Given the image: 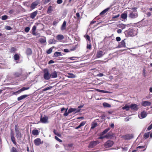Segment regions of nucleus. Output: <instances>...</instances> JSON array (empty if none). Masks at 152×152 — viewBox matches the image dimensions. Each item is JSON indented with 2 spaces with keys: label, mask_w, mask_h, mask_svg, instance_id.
Wrapping results in <instances>:
<instances>
[{
  "label": "nucleus",
  "mask_w": 152,
  "mask_h": 152,
  "mask_svg": "<svg viewBox=\"0 0 152 152\" xmlns=\"http://www.w3.org/2000/svg\"><path fill=\"white\" fill-rule=\"evenodd\" d=\"M29 30H30V28L28 27H27L25 28V31L27 33L29 31Z\"/></svg>",
  "instance_id": "52"
},
{
  "label": "nucleus",
  "mask_w": 152,
  "mask_h": 152,
  "mask_svg": "<svg viewBox=\"0 0 152 152\" xmlns=\"http://www.w3.org/2000/svg\"><path fill=\"white\" fill-rule=\"evenodd\" d=\"M28 95H24L22 96H21L19 97L18 98V101H20L26 98L28 96Z\"/></svg>",
  "instance_id": "22"
},
{
  "label": "nucleus",
  "mask_w": 152,
  "mask_h": 152,
  "mask_svg": "<svg viewBox=\"0 0 152 152\" xmlns=\"http://www.w3.org/2000/svg\"><path fill=\"white\" fill-rule=\"evenodd\" d=\"M99 143V142L98 140L91 141L89 143L88 147L90 148H94Z\"/></svg>",
  "instance_id": "4"
},
{
  "label": "nucleus",
  "mask_w": 152,
  "mask_h": 152,
  "mask_svg": "<svg viewBox=\"0 0 152 152\" xmlns=\"http://www.w3.org/2000/svg\"><path fill=\"white\" fill-rule=\"evenodd\" d=\"M57 39L59 41H61L64 38V37L62 35L59 34L56 37Z\"/></svg>",
  "instance_id": "20"
},
{
  "label": "nucleus",
  "mask_w": 152,
  "mask_h": 152,
  "mask_svg": "<svg viewBox=\"0 0 152 152\" xmlns=\"http://www.w3.org/2000/svg\"><path fill=\"white\" fill-rule=\"evenodd\" d=\"M86 38L89 41H91L89 35H86Z\"/></svg>",
  "instance_id": "59"
},
{
  "label": "nucleus",
  "mask_w": 152,
  "mask_h": 152,
  "mask_svg": "<svg viewBox=\"0 0 152 152\" xmlns=\"http://www.w3.org/2000/svg\"><path fill=\"white\" fill-rule=\"evenodd\" d=\"M110 128H109L105 129L100 134L101 136L107 133L110 129Z\"/></svg>",
  "instance_id": "29"
},
{
  "label": "nucleus",
  "mask_w": 152,
  "mask_h": 152,
  "mask_svg": "<svg viewBox=\"0 0 152 152\" xmlns=\"http://www.w3.org/2000/svg\"><path fill=\"white\" fill-rule=\"evenodd\" d=\"M60 56H62L61 52H56L53 55V57H57Z\"/></svg>",
  "instance_id": "24"
},
{
  "label": "nucleus",
  "mask_w": 152,
  "mask_h": 152,
  "mask_svg": "<svg viewBox=\"0 0 152 152\" xmlns=\"http://www.w3.org/2000/svg\"><path fill=\"white\" fill-rule=\"evenodd\" d=\"M67 109L66 110L64 114L63 115H64V116H67L69 113H69V110H68V112H67Z\"/></svg>",
  "instance_id": "43"
},
{
  "label": "nucleus",
  "mask_w": 152,
  "mask_h": 152,
  "mask_svg": "<svg viewBox=\"0 0 152 152\" xmlns=\"http://www.w3.org/2000/svg\"><path fill=\"white\" fill-rule=\"evenodd\" d=\"M150 135V132H148L145 133L143 136V138H144L145 139H146L148 138Z\"/></svg>",
  "instance_id": "36"
},
{
  "label": "nucleus",
  "mask_w": 152,
  "mask_h": 152,
  "mask_svg": "<svg viewBox=\"0 0 152 152\" xmlns=\"http://www.w3.org/2000/svg\"><path fill=\"white\" fill-rule=\"evenodd\" d=\"M127 26V25L124 24L123 23H121L119 24L118 25V26L119 28H121L122 29H124Z\"/></svg>",
  "instance_id": "19"
},
{
  "label": "nucleus",
  "mask_w": 152,
  "mask_h": 152,
  "mask_svg": "<svg viewBox=\"0 0 152 152\" xmlns=\"http://www.w3.org/2000/svg\"><path fill=\"white\" fill-rule=\"evenodd\" d=\"M110 9V7H108L102 11L100 14V15H102L108 11Z\"/></svg>",
  "instance_id": "25"
},
{
  "label": "nucleus",
  "mask_w": 152,
  "mask_h": 152,
  "mask_svg": "<svg viewBox=\"0 0 152 152\" xmlns=\"http://www.w3.org/2000/svg\"><path fill=\"white\" fill-rule=\"evenodd\" d=\"M87 48L88 49H91V45L89 44H88L87 45Z\"/></svg>",
  "instance_id": "62"
},
{
  "label": "nucleus",
  "mask_w": 152,
  "mask_h": 152,
  "mask_svg": "<svg viewBox=\"0 0 152 152\" xmlns=\"http://www.w3.org/2000/svg\"><path fill=\"white\" fill-rule=\"evenodd\" d=\"M133 137V136L132 134H127L126 135L124 136V139L126 140H129L131 139Z\"/></svg>",
  "instance_id": "16"
},
{
  "label": "nucleus",
  "mask_w": 152,
  "mask_h": 152,
  "mask_svg": "<svg viewBox=\"0 0 152 152\" xmlns=\"http://www.w3.org/2000/svg\"><path fill=\"white\" fill-rule=\"evenodd\" d=\"M67 77L69 78H75L76 77V76L72 73H69L68 74Z\"/></svg>",
  "instance_id": "23"
},
{
  "label": "nucleus",
  "mask_w": 152,
  "mask_h": 152,
  "mask_svg": "<svg viewBox=\"0 0 152 152\" xmlns=\"http://www.w3.org/2000/svg\"><path fill=\"white\" fill-rule=\"evenodd\" d=\"M105 54V53L103 51L99 50L97 52L96 56L97 58H100L102 57Z\"/></svg>",
  "instance_id": "8"
},
{
  "label": "nucleus",
  "mask_w": 152,
  "mask_h": 152,
  "mask_svg": "<svg viewBox=\"0 0 152 152\" xmlns=\"http://www.w3.org/2000/svg\"><path fill=\"white\" fill-rule=\"evenodd\" d=\"M147 115V113L146 111H143L142 112L140 115H139V117L140 119L145 118Z\"/></svg>",
  "instance_id": "10"
},
{
  "label": "nucleus",
  "mask_w": 152,
  "mask_h": 152,
  "mask_svg": "<svg viewBox=\"0 0 152 152\" xmlns=\"http://www.w3.org/2000/svg\"><path fill=\"white\" fill-rule=\"evenodd\" d=\"M29 87L26 88V87H24L22 88H21L18 91H17V92H21L25 90L28 89H29Z\"/></svg>",
  "instance_id": "30"
},
{
  "label": "nucleus",
  "mask_w": 152,
  "mask_h": 152,
  "mask_svg": "<svg viewBox=\"0 0 152 152\" xmlns=\"http://www.w3.org/2000/svg\"><path fill=\"white\" fill-rule=\"evenodd\" d=\"M11 134V137L12 141L13 143L15 144L16 145L17 143L15 141V137H14V134L13 132L11 131L10 133Z\"/></svg>",
  "instance_id": "13"
},
{
  "label": "nucleus",
  "mask_w": 152,
  "mask_h": 152,
  "mask_svg": "<svg viewBox=\"0 0 152 152\" xmlns=\"http://www.w3.org/2000/svg\"><path fill=\"white\" fill-rule=\"evenodd\" d=\"M110 9V7H108L102 11L100 14V15H102L108 11Z\"/></svg>",
  "instance_id": "26"
},
{
  "label": "nucleus",
  "mask_w": 152,
  "mask_h": 152,
  "mask_svg": "<svg viewBox=\"0 0 152 152\" xmlns=\"http://www.w3.org/2000/svg\"><path fill=\"white\" fill-rule=\"evenodd\" d=\"M5 29L7 30H10L12 29L11 27L9 26H7L5 28Z\"/></svg>",
  "instance_id": "54"
},
{
  "label": "nucleus",
  "mask_w": 152,
  "mask_h": 152,
  "mask_svg": "<svg viewBox=\"0 0 152 152\" xmlns=\"http://www.w3.org/2000/svg\"><path fill=\"white\" fill-rule=\"evenodd\" d=\"M125 46V42L124 41V40H123L119 43L117 47L118 48H121V47H124Z\"/></svg>",
  "instance_id": "14"
},
{
  "label": "nucleus",
  "mask_w": 152,
  "mask_h": 152,
  "mask_svg": "<svg viewBox=\"0 0 152 152\" xmlns=\"http://www.w3.org/2000/svg\"><path fill=\"white\" fill-rule=\"evenodd\" d=\"M96 91L99 92H102L104 93H107L108 91L104 90H100L99 89H96Z\"/></svg>",
  "instance_id": "42"
},
{
  "label": "nucleus",
  "mask_w": 152,
  "mask_h": 152,
  "mask_svg": "<svg viewBox=\"0 0 152 152\" xmlns=\"http://www.w3.org/2000/svg\"><path fill=\"white\" fill-rule=\"evenodd\" d=\"M21 75V73L19 72H15L14 74L15 76L16 77H19Z\"/></svg>",
  "instance_id": "44"
},
{
  "label": "nucleus",
  "mask_w": 152,
  "mask_h": 152,
  "mask_svg": "<svg viewBox=\"0 0 152 152\" xmlns=\"http://www.w3.org/2000/svg\"><path fill=\"white\" fill-rule=\"evenodd\" d=\"M44 78L45 80H48L51 78L50 74L49 73L48 69H44Z\"/></svg>",
  "instance_id": "2"
},
{
  "label": "nucleus",
  "mask_w": 152,
  "mask_h": 152,
  "mask_svg": "<svg viewBox=\"0 0 152 152\" xmlns=\"http://www.w3.org/2000/svg\"><path fill=\"white\" fill-rule=\"evenodd\" d=\"M50 75L51 78H55L58 76L57 72L55 71L52 72Z\"/></svg>",
  "instance_id": "17"
},
{
  "label": "nucleus",
  "mask_w": 152,
  "mask_h": 152,
  "mask_svg": "<svg viewBox=\"0 0 152 152\" xmlns=\"http://www.w3.org/2000/svg\"><path fill=\"white\" fill-rule=\"evenodd\" d=\"M97 126V124L96 123H94L92 124L91 129H93L96 127Z\"/></svg>",
  "instance_id": "39"
},
{
  "label": "nucleus",
  "mask_w": 152,
  "mask_h": 152,
  "mask_svg": "<svg viewBox=\"0 0 152 152\" xmlns=\"http://www.w3.org/2000/svg\"><path fill=\"white\" fill-rule=\"evenodd\" d=\"M113 144L114 142L113 141L109 140L104 144V146L106 148H110L112 147Z\"/></svg>",
  "instance_id": "5"
},
{
  "label": "nucleus",
  "mask_w": 152,
  "mask_h": 152,
  "mask_svg": "<svg viewBox=\"0 0 152 152\" xmlns=\"http://www.w3.org/2000/svg\"><path fill=\"white\" fill-rule=\"evenodd\" d=\"M138 16V12L137 11H135L134 12H130L128 16L129 18L132 19H134L137 18Z\"/></svg>",
  "instance_id": "3"
},
{
  "label": "nucleus",
  "mask_w": 152,
  "mask_h": 152,
  "mask_svg": "<svg viewBox=\"0 0 152 152\" xmlns=\"http://www.w3.org/2000/svg\"><path fill=\"white\" fill-rule=\"evenodd\" d=\"M39 41L42 44L45 43H46V39L45 37L40 38L39 39Z\"/></svg>",
  "instance_id": "28"
},
{
  "label": "nucleus",
  "mask_w": 152,
  "mask_h": 152,
  "mask_svg": "<svg viewBox=\"0 0 152 152\" xmlns=\"http://www.w3.org/2000/svg\"><path fill=\"white\" fill-rule=\"evenodd\" d=\"M32 134L34 135H36L38 134V130H33L32 131Z\"/></svg>",
  "instance_id": "37"
},
{
  "label": "nucleus",
  "mask_w": 152,
  "mask_h": 152,
  "mask_svg": "<svg viewBox=\"0 0 152 152\" xmlns=\"http://www.w3.org/2000/svg\"><path fill=\"white\" fill-rule=\"evenodd\" d=\"M37 14V12L35 11L33 12L31 14L30 17L32 18H34Z\"/></svg>",
  "instance_id": "31"
},
{
  "label": "nucleus",
  "mask_w": 152,
  "mask_h": 152,
  "mask_svg": "<svg viewBox=\"0 0 152 152\" xmlns=\"http://www.w3.org/2000/svg\"><path fill=\"white\" fill-rule=\"evenodd\" d=\"M80 111V109H78L70 108L69 109V113H71L73 112H75V113H79Z\"/></svg>",
  "instance_id": "15"
},
{
  "label": "nucleus",
  "mask_w": 152,
  "mask_h": 152,
  "mask_svg": "<svg viewBox=\"0 0 152 152\" xmlns=\"http://www.w3.org/2000/svg\"><path fill=\"white\" fill-rule=\"evenodd\" d=\"M73 145L72 144H68L67 146L65 147V149L67 150H71L70 148L72 147Z\"/></svg>",
  "instance_id": "27"
},
{
  "label": "nucleus",
  "mask_w": 152,
  "mask_h": 152,
  "mask_svg": "<svg viewBox=\"0 0 152 152\" xmlns=\"http://www.w3.org/2000/svg\"><path fill=\"white\" fill-rule=\"evenodd\" d=\"M66 21H64L61 27V31L65 30L66 29Z\"/></svg>",
  "instance_id": "18"
},
{
  "label": "nucleus",
  "mask_w": 152,
  "mask_h": 152,
  "mask_svg": "<svg viewBox=\"0 0 152 152\" xmlns=\"http://www.w3.org/2000/svg\"><path fill=\"white\" fill-rule=\"evenodd\" d=\"M127 12L125 11L121 15V18L124 19V21H125L127 20Z\"/></svg>",
  "instance_id": "11"
},
{
  "label": "nucleus",
  "mask_w": 152,
  "mask_h": 152,
  "mask_svg": "<svg viewBox=\"0 0 152 152\" xmlns=\"http://www.w3.org/2000/svg\"><path fill=\"white\" fill-rule=\"evenodd\" d=\"M120 16L119 14H118L115 15L113 16L112 17V19H114L115 18H118Z\"/></svg>",
  "instance_id": "53"
},
{
  "label": "nucleus",
  "mask_w": 152,
  "mask_h": 152,
  "mask_svg": "<svg viewBox=\"0 0 152 152\" xmlns=\"http://www.w3.org/2000/svg\"><path fill=\"white\" fill-rule=\"evenodd\" d=\"M38 4V2L36 1L32 3L31 6V8L33 9Z\"/></svg>",
  "instance_id": "21"
},
{
  "label": "nucleus",
  "mask_w": 152,
  "mask_h": 152,
  "mask_svg": "<svg viewBox=\"0 0 152 152\" xmlns=\"http://www.w3.org/2000/svg\"><path fill=\"white\" fill-rule=\"evenodd\" d=\"M107 135H105L104 136H101L99 137L98 138V139H103L104 138H107Z\"/></svg>",
  "instance_id": "55"
},
{
  "label": "nucleus",
  "mask_w": 152,
  "mask_h": 152,
  "mask_svg": "<svg viewBox=\"0 0 152 152\" xmlns=\"http://www.w3.org/2000/svg\"><path fill=\"white\" fill-rule=\"evenodd\" d=\"M8 18V16L6 15H3L1 16V19L3 20H5Z\"/></svg>",
  "instance_id": "45"
},
{
  "label": "nucleus",
  "mask_w": 152,
  "mask_h": 152,
  "mask_svg": "<svg viewBox=\"0 0 152 152\" xmlns=\"http://www.w3.org/2000/svg\"><path fill=\"white\" fill-rule=\"evenodd\" d=\"M52 88V86H49L47 88H45L43 89V91H47L48 90L51 89Z\"/></svg>",
  "instance_id": "51"
},
{
  "label": "nucleus",
  "mask_w": 152,
  "mask_h": 152,
  "mask_svg": "<svg viewBox=\"0 0 152 152\" xmlns=\"http://www.w3.org/2000/svg\"><path fill=\"white\" fill-rule=\"evenodd\" d=\"M116 40L117 41L119 42L120 41L121 39L120 37H117L116 38Z\"/></svg>",
  "instance_id": "61"
},
{
  "label": "nucleus",
  "mask_w": 152,
  "mask_h": 152,
  "mask_svg": "<svg viewBox=\"0 0 152 152\" xmlns=\"http://www.w3.org/2000/svg\"><path fill=\"white\" fill-rule=\"evenodd\" d=\"M152 128V123L148 128L147 130L148 131L151 130Z\"/></svg>",
  "instance_id": "57"
},
{
  "label": "nucleus",
  "mask_w": 152,
  "mask_h": 152,
  "mask_svg": "<svg viewBox=\"0 0 152 152\" xmlns=\"http://www.w3.org/2000/svg\"><path fill=\"white\" fill-rule=\"evenodd\" d=\"M136 31L132 28H130L127 31V34L130 36H134L136 34Z\"/></svg>",
  "instance_id": "6"
},
{
  "label": "nucleus",
  "mask_w": 152,
  "mask_h": 152,
  "mask_svg": "<svg viewBox=\"0 0 152 152\" xmlns=\"http://www.w3.org/2000/svg\"><path fill=\"white\" fill-rule=\"evenodd\" d=\"M31 50L30 48H28L26 50V53L28 55L31 54Z\"/></svg>",
  "instance_id": "40"
},
{
  "label": "nucleus",
  "mask_w": 152,
  "mask_h": 152,
  "mask_svg": "<svg viewBox=\"0 0 152 152\" xmlns=\"http://www.w3.org/2000/svg\"><path fill=\"white\" fill-rule=\"evenodd\" d=\"M48 118L47 116H44L43 117H41L40 122L42 123H48Z\"/></svg>",
  "instance_id": "12"
},
{
  "label": "nucleus",
  "mask_w": 152,
  "mask_h": 152,
  "mask_svg": "<svg viewBox=\"0 0 152 152\" xmlns=\"http://www.w3.org/2000/svg\"><path fill=\"white\" fill-rule=\"evenodd\" d=\"M53 132L55 135L58 136V137H61V134H60L58 133L55 129L53 130Z\"/></svg>",
  "instance_id": "38"
},
{
  "label": "nucleus",
  "mask_w": 152,
  "mask_h": 152,
  "mask_svg": "<svg viewBox=\"0 0 152 152\" xmlns=\"http://www.w3.org/2000/svg\"><path fill=\"white\" fill-rule=\"evenodd\" d=\"M55 138L56 139V140H57L58 142H62V141L61 140V139H59L56 136H55Z\"/></svg>",
  "instance_id": "50"
},
{
  "label": "nucleus",
  "mask_w": 152,
  "mask_h": 152,
  "mask_svg": "<svg viewBox=\"0 0 152 152\" xmlns=\"http://www.w3.org/2000/svg\"><path fill=\"white\" fill-rule=\"evenodd\" d=\"M15 48H13V47H12V48L10 49V52L11 53H12L13 52H14L15 51Z\"/></svg>",
  "instance_id": "58"
},
{
  "label": "nucleus",
  "mask_w": 152,
  "mask_h": 152,
  "mask_svg": "<svg viewBox=\"0 0 152 152\" xmlns=\"http://www.w3.org/2000/svg\"><path fill=\"white\" fill-rule=\"evenodd\" d=\"M130 108V106L125 105V106L123 107L122 108L123 110H125L126 111H128L129 110Z\"/></svg>",
  "instance_id": "35"
},
{
  "label": "nucleus",
  "mask_w": 152,
  "mask_h": 152,
  "mask_svg": "<svg viewBox=\"0 0 152 152\" xmlns=\"http://www.w3.org/2000/svg\"><path fill=\"white\" fill-rule=\"evenodd\" d=\"M36 29V27L34 26L32 29V34L34 35H36V34L35 33V31Z\"/></svg>",
  "instance_id": "32"
},
{
  "label": "nucleus",
  "mask_w": 152,
  "mask_h": 152,
  "mask_svg": "<svg viewBox=\"0 0 152 152\" xmlns=\"http://www.w3.org/2000/svg\"><path fill=\"white\" fill-rule=\"evenodd\" d=\"M34 143L35 145H38V138H37L34 140Z\"/></svg>",
  "instance_id": "49"
},
{
  "label": "nucleus",
  "mask_w": 152,
  "mask_h": 152,
  "mask_svg": "<svg viewBox=\"0 0 152 152\" xmlns=\"http://www.w3.org/2000/svg\"><path fill=\"white\" fill-rule=\"evenodd\" d=\"M122 31V30L121 29H118L117 30V32L118 34L121 33Z\"/></svg>",
  "instance_id": "63"
},
{
  "label": "nucleus",
  "mask_w": 152,
  "mask_h": 152,
  "mask_svg": "<svg viewBox=\"0 0 152 152\" xmlns=\"http://www.w3.org/2000/svg\"><path fill=\"white\" fill-rule=\"evenodd\" d=\"M52 7L51 6H50L49 7L48 11V12L49 13L52 12L53 10Z\"/></svg>",
  "instance_id": "46"
},
{
  "label": "nucleus",
  "mask_w": 152,
  "mask_h": 152,
  "mask_svg": "<svg viewBox=\"0 0 152 152\" xmlns=\"http://www.w3.org/2000/svg\"><path fill=\"white\" fill-rule=\"evenodd\" d=\"M15 130L16 135V137L18 140H20L22 136V135L21 134L20 132L19 131L17 125H15Z\"/></svg>",
  "instance_id": "1"
},
{
  "label": "nucleus",
  "mask_w": 152,
  "mask_h": 152,
  "mask_svg": "<svg viewBox=\"0 0 152 152\" xmlns=\"http://www.w3.org/2000/svg\"><path fill=\"white\" fill-rule=\"evenodd\" d=\"M54 62L52 60H50L48 62L49 64H51L54 63Z\"/></svg>",
  "instance_id": "64"
},
{
  "label": "nucleus",
  "mask_w": 152,
  "mask_h": 152,
  "mask_svg": "<svg viewBox=\"0 0 152 152\" xmlns=\"http://www.w3.org/2000/svg\"><path fill=\"white\" fill-rule=\"evenodd\" d=\"M53 49V48L52 47L50 48L49 49L47 50L46 52L48 54L51 53L52 52Z\"/></svg>",
  "instance_id": "41"
},
{
  "label": "nucleus",
  "mask_w": 152,
  "mask_h": 152,
  "mask_svg": "<svg viewBox=\"0 0 152 152\" xmlns=\"http://www.w3.org/2000/svg\"><path fill=\"white\" fill-rule=\"evenodd\" d=\"M151 104V102L148 101H142L141 102V105L142 106L146 107L147 106H150Z\"/></svg>",
  "instance_id": "9"
},
{
  "label": "nucleus",
  "mask_w": 152,
  "mask_h": 152,
  "mask_svg": "<svg viewBox=\"0 0 152 152\" xmlns=\"http://www.w3.org/2000/svg\"><path fill=\"white\" fill-rule=\"evenodd\" d=\"M63 2L62 0H57V3L58 4H61Z\"/></svg>",
  "instance_id": "56"
},
{
  "label": "nucleus",
  "mask_w": 152,
  "mask_h": 152,
  "mask_svg": "<svg viewBox=\"0 0 152 152\" xmlns=\"http://www.w3.org/2000/svg\"><path fill=\"white\" fill-rule=\"evenodd\" d=\"M14 58L15 60H17L19 58V56L18 54H15L14 56Z\"/></svg>",
  "instance_id": "47"
},
{
  "label": "nucleus",
  "mask_w": 152,
  "mask_h": 152,
  "mask_svg": "<svg viewBox=\"0 0 152 152\" xmlns=\"http://www.w3.org/2000/svg\"><path fill=\"white\" fill-rule=\"evenodd\" d=\"M103 105L104 107H110L111 106L110 104L106 102L103 103Z\"/></svg>",
  "instance_id": "34"
},
{
  "label": "nucleus",
  "mask_w": 152,
  "mask_h": 152,
  "mask_svg": "<svg viewBox=\"0 0 152 152\" xmlns=\"http://www.w3.org/2000/svg\"><path fill=\"white\" fill-rule=\"evenodd\" d=\"M86 121H83L81 122L80 123V124L82 126H83L86 124Z\"/></svg>",
  "instance_id": "60"
},
{
  "label": "nucleus",
  "mask_w": 152,
  "mask_h": 152,
  "mask_svg": "<svg viewBox=\"0 0 152 152\" xmlns=\"http://www.w3.org/2000/svg\"><path fill=\"white\" fill-rule=\"evenodd\" d=\"M130 108L132 110L134 111L137 110L139 108L138 105L135 104H132L130 105Z\"/></svg>",
  "instance_id": "7"
},
{
  "label": "nucleus",
  "mask_w": 152,
  "mask_h": 152,
  "mask_svg": "<svg viewBox=\"0 0 152 152\" xmlns=\"http://www.w3.org/2000/svg\"><path fill=\"white\" fill-rule=\"evenodd\" d=\"M56 42V41L54 39H50L48 41V43L50 44H55Z\"/></svg>",
  "instance_id": "33"
},
{
  "label": "nucleus",
  "mask_w": 152,
  "mask_h": 152,
  "mask_svg": "<svg viewBox=\"0 0 152 152\" xmlns=\"http://www.w3.org/2000/svg\"><path fill=\"white\" fill-rule=\"evenodd\" d=\"M11 152H18L16 148L14 147H12L11 149Z\"/></svg>",
  "instance_id": "48"
}]
</instances>
